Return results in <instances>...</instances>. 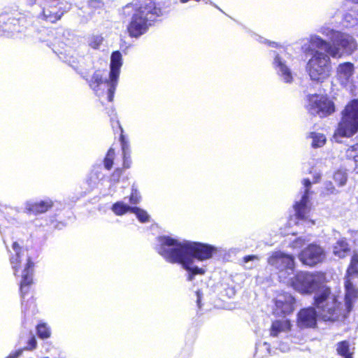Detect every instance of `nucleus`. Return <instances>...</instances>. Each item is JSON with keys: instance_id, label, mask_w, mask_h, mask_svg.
Instances as JSON below:
<instances>
[{"instance_id": "obj_50", "label": "nucleus", "mask_w": 358, "mask_h": 358, "mask_svg": "<svg viewBox=\"0 0 358 358\" xmlns=\"http://www.w3.org/2000/svg\"><path fill=\"white\" fill-rule=\"evenodd\" d=\"M120 171H117L116 172H115L113 174V179L115 178V177H117L119 178L120 177Z\"/></svg>"}, {"instance_id": "obj_47", "label": "nucleus", "mask_w": 358, "mask_h": 358, "mask_svg": "<svg viewBox=\"0 0 358 358\" xmlns=\"http://www.w3.org/2000/svg\"><path fill=\"white\" fill-rule=\"evenodd\" d=\"M321 178V173H313V183H317L319 182Z\"/></svg>"}, {"instance_id": "obj_10", "label": "nucleus", "mask_w": 358, "mask_h": 358, "mask_svg": "<svg viewBox=\"0 0 358 358\" xmlns=\"http://www.w3.org/2000/svg\"><path fill=\"white\" fill-rule=\"evenodd\" d=\"M303 186V193L301 196L299 201H296L294 205L295 211L294 217H291L289 220V224H293L297 226H302L303 228L310 227L315 223L313 220L308 218V213L310 212V188L311 187V182L309 179H303L302 181Z\"/></svg>"}, {"instance_id": "obj_39", "label": "nucleus", "mask_w": 358, "mask_h": 358, "mask_svg": "<svg viewBox=\"0 0 358 358\" xmlns=\"http://www.w3.org/2000/svg\"><path fill=\"white\" fill-rule=\"evenodd\" d=\"M324 185V189L328 194H337L339 193V191L336 189V187H334L331 182H325Z\"/></svg>"}, {"instance_id": "obj_27", "label": "nucleus", "mask_w": 358, "mask_h": 358, "mask_svg": "<svg viewBox=\"0 0 358 358\" xmlns=\"http://www.w3.org/2000/svg\"><path fill=\"white\" fill-rule=\"evenodd\" d=\"M271 355L270 345L266 343H259L256 345V352L255 356L257 358H264Z\"/></svg>"}, {"instance_id": "obj_1", "label": "nucleus", "mask_w": 358, "mask_h": 358, "mask_svg": "<svg viewBox=\"0 0 358 358\" xmlns=\"http://www.w3.org/2000/svg\"><path fill=\"white\" fill-rule=\"evenodd\" d=\"M155 248L166 262L180 264L186 271L189 281L197 275H203L206 268L199 264L211 259L218 252V248L212 245L165 235L157 238Z\"/></svg>"}, {"instance_id": "obj_24", "label": "nucleus", "mask_w": 358, "mask_h": 358, "mask_svg": "<svg viewBox=\"0 0 358 358\" xmlns=\"http://www.w3.org/2000/svg\"><path fill=\"white\" fill-rule=\"evenodd\" d=\"M343 22L346 27L358 26V9L355 8L346 13L343 17Z\"/></svg>"}, {"instance_id": "obj_53", "label": "nucleus", "mask_w": 358, "mask_h": 358, "mask_svg": "<svg viewBox=\"0 0 358 358\" xmlns=\"http://www.w3.org/2000/svg\"><path fill=\"white\" fill-rule=\"evenodd\" d=\"M203 1L206 2V3H211V2L209 0H203Z\"/></svg>"}, {"instance_id": "obj_33", "label": "nucleus", "mask_w": 358, "mask_h": 358, "mask_svg": "<svg viewBox=\"0 0 358 358\" xmlns=\"http://www.w3.org/2000/svg\"><path fill=\"white\" fill-rule=\"evenodd\" d=\"M117 124L119 126L120 130H121V135L120 138L121 147H122V155H129L131 154V150H130V145L129 141L126 139L125 136L122 134L123 129L120 127L119 122H117Z\"/></svg>"}, {"instance_id": "obj_41", "label": "nucleus", "mask_w": 358, "mask_h": 358, "mask_svg": "<svg viewBox=\"0 0 358 358\" xmlns=\"http://www.w3.org/2000/svg\"><path fill=\"white\" fill-rule=\"evenodd\" d=\"M123 155V166L125 169H129L131 164V154Z\"/></svg>"}, {"instance_id": "obj_3", "label": "nucleus", "mask_w": 358, "mask_h": 358, "mask_svg": "<svg viewBox=\"0 0 358 358\" xmlns=\"http://www.w3.org/2000/svg\"><path fill=\"white\" fill-rule=\"evenodd\" d=\"M122 65V54L119 51H115L110 57L108 78H107L106 71L97 70L94 71L90 80H87L90 88L97 96L103 97L106 96L108 101L113 100Z\"/></svg>"}, {"instance_id": "obj_15", "label": "nucleus", "mask_w": 358, "mask_h": 358, "mask_svg": "<svg viewBox=\"0 0 358 358\" xmlns=\"http://www.w3.org/2000/svg\"><path fill=\"white\" fill-rule=\"evenodd\" d=\"M299 259L303 264L314 266L326 259V253L320 245L312 243L300 252Z\"/></svg>"}, {"instance_id": "obj_35", "label": "nucleus", "mask_w": 358, "mask_h": 358, "mask_svg": "<svg viewBox=\"0 0 358 358\" xmlns=\"http://www.w3.org/2000/svg\"><path fill=\"white\" fill-rule=\"evenodd\" d=\"M38 336L41 338H48L50 336V329L45 324H40L37 326Z\"/></svg>"}, {"instance_id": "obj_23", "label": "nucleus", "mask_w": 358, "mask_h": 358, "mask_svg": "<svg viewBox=\"0 0 358 358\" xmlns=\"http://www.w3.org/2000/svg\"><path fill=\"white\" fill-rule=\"evenodd\" d=\"M336 350L343 358H353L354 348H350L348 341L338 342L336 345Z\"/></svg>"}, {"instance_id": "obj_34", "label": "nucleus", "mask_w": 358, "mask_h": 358, "mask_svg": "<svg viewBox=\"0 0 358 358\" xmlns=\"http://www.w3.org/2000/svg\"><path fill=\"white\" fill-rule=\"evenodd\" d=\"M318 31L324 35V36L330 39L329 42L332 41V38L336 36V34L338 33L339 31L331 29L327 26H322Z\"/></svg>"}, {"instance_id": "obj_54", "label": "nucleus", "mask_w": 358, "mask_h": 358, "mask_svg": "<svg viewBox=\"0 0 358 358\" xmlns=\"http://www.w3.org/2000/svg\"><path fill=\"white\" fill-rule=\"evenodd\" d=\"M6 36H8V37H9V36H13V35H12V34H10V33H8V34H6Z\"/></svg>"}, {"instance_id": "obj_12", "label": "nucleus", "mask_w": 358, "mask_h": 358, "mask_svg": "<svg viewBox=\"0 0 358 358\" xmlns=\"http://www.w3.org/2000/svg\"><path fill=\"white\" fill-rule=\"evenodd\" d=\"M306 108L313 115L325 117L335 111V106L332 101L324 96L311 94L307 96Z\"/></svg>"}, {"instance_id": "obj_18", "label": "nucleus", "mask_w": 358, "mask_h": 358, "mask_svg": "<svg viewBox=\"0 0 358 358\" xmlns=\"http://www.w3.org/2000/svg\"><path fill=\"white\" fill-rule=\"evenodd\" d=\"M275 303L274 313L276 315H288L294 309L295 299L290 294L285 292L277 296Z\"/></svg>"}, {"instance_id": "obj_11", "label": "nucleus", "mask_w": 358, "mask_h": 358, "mask_svg": "<svg viewBox=\"0 0 358 358\" xmlns=\"http://www.w3.org/2000/svg\"><path fill=\"white\" fill-rule=\"evenodd\" d=\"M348 278L345 282V308H343V317L352 310L355 301L358 299V289L356 288L350 280V277L358 274V255H354L352 257L350 266L348 268Z\"/></svg>"}, {"instance_id": "obj_5", "label": "nucleus", "mask_w": 358, "mask_h": 358, "mask_svg": "<svg viewBox=\"0 0 358 358\" xmlns=\"http://www.w3.org/2000/svg\"><path fill=\"white\" fill-rule=\"evenodd\" d=\"M315 48L324 50L333 58L351 55L357 48L355 38L350 34L339 31L329 42L317 35H310L308 40Z\"/></svg>"}, {"instance_id": "obj_40", "label": "nucleus", "mask_w": 358, "mask_h": 358, "mask_svg": "<svg viewBox=\"0 0 358 358\" xmlns=\"http://www.w3.org/2000/svg\"><path fill=\"white\" fill-rule=\"evenodd\" d=\"M305 239L301 237L297 238L296 240L292 241L290 244V247L294 249L301 248L305 244Z\"/></svg>"}, {"instance_id": "obj_46", "label": "nucleus", "mask_w": 358, "mask_h": 358, "mask_svg": "<svg viewBox=\"0 0 358 358\" xmlns=\"http://www.w3.org/2000/svg\"><path fill=\"white\" fill-rule=\"evenodd\" d=\"M196 296H197V299H196L197 305L199 308H201V298H202V293L199 290L196 292Z\"/></svg>"}, {"instance_id": "obj_32", "label": "nucleus", "mask_w": 358, "mask_h": 358, "mask_svg": "<svg viewBox=\"0 0 358 358\" xmlns=\"http://www.w3.org/2000/svg\"><path fill=\"white\" fill-rule=\"evenodd\" d=\"M103 41V37L101 35H92L87 38V43L89 46L94 49L99 48Z\"/></svg>"}, {"instance_id": "obj_16", "label": "nucleus", "mask_w": 358, "mask_h": 358, "mask_svg": "<svg viewBox=\"0 0 358 358\" xmlns=\"http://www.w3.org/2000/svg\"><path fill=\"white\" fill-rule=\"evenodd\" d=\"M41 36L38 37V40L41 42H47V45L48 46L52 45V50L59 55V57L64 60V62L68 63L70 66H71L74 69L77 70L76 64L78 62V57L75 56L73 54L71 53V50L68 52L63 53L62 52H58L55 46L56 45V42L54 43L50 41V38L53 37V33L52 31H49L48 29H43L40 32Z\"/></svg>"}, {"instance_id": "obj_52", "label": "nucleus", "mask_w": 358, "mask_h": 358, "mask_svg": "<svg viewBox=\"0 0 358 358\" xmlns=\"http://www.w3.org/2000/svg\"><path fill=\"white\" fill-rule=\"evenodd\" d=\"M352 2L355 3H358V0H351Z\"/></svg>"}, {"instance_id": "obj_22", "label": "nucleus", "mask_w": 358, "mask_h": 358, "mask_svg": "<svg viewBox=\"0 0 358 358\" xmlns=\"http://www.w3.org/2000/svg\"><path fill=\"white\" fill-rule=\"evenodd\" d=\"M291 329V323L287 319L277 320L272 322L270 328V336L278 337L287 334Z\"/></svg>"}, {"instance_id": "obj_8", "label": "nucleus", "mask_w": 358, "mask_h": 358, "mask_svg": "<svg viewBox=\"0 0 358 358\" xmlns=\"http://www.w3.org/2000/svg\"><path fill=\"white\" fill-rule=\"evenodd\" d=\"M358 131V99L351 100L341 112V118L334 132V138H350Z\"/></svg>"}, {"instance_id": "obj_29", "label": "nucleus", "mask_w": 358, "mask_h": 358, "mask_svg": "<svg viewBox=\"0 0 358 358\" xmlns=\"http://www.w3.org/2000/svg\"><path fill=\"white\" fill-rule=\"evenodd\" d=\"M346 156L349 159H353L355 171L358 173V145L349 148L346 151Z\"/></svg>"}, {"instance_id": "obj_30", "label": "nucleus", "mask_w": 358, "mask_h": 358, "mask_svg": "<svg viewBox=\"0 0 358 358\" xmlns=\"http://www.w3.org/2000/svg\"><path fill=\"white\" fill-rule=\"evenodd\" d=\"M334 180L338 186L343 187L345 185L348 180V174L345 171L338 170L334 174Z\"/></svg>"}, {"instance_id": "obj_6", "label": "nucleus", "mask_w": 358, "mask_h": 358, "mask_svg": "<svg viewBox=\"0 0 358 358\" xmlns=\"http://www.w3.org/2000/svg\"><path fill=\"white\" fill-rule=\"evenodd\" d=\"M12 248L14 251V254L11 255L10 262L15 275H17L19 268L24 266V269L22 273V280L20 282V292L22 299V306L23 311L27 312L29 310L27 306L29 303L30 307L32 306V312H34L35 309L34 301L33 300L31 301H28L25 303L24 301L25 294L29 292V285L32 282L34 263L31 261L30 257H28L27 251L20 248L17 242H14L13 243Z\"/></svg>"}, {"instance_id": "obj_44", "label": "nucleus", "mask_w": 358, "mask_h": 358, "mask_svg": "<svg viewBox=\"0 0 358 358\" xmlns=\"http://www.w3.org/2000/svg\"><path fill=\"white\" fill-rule=\"evenodd\" d=\"M236 289L234 287H229L225 289V294L229 298H232L236 294Z\"/></svg>"}, {"instance_id": "obj_43", "label": "nucleus", "mask_w": 358, "mask_h": 358, "mask_svg": "<svg viewBox=\"0 0 358 358\" xmlns=\"http://www.w3.org/2000/svg\"><path fill=\"white\" fill-rule=\"evenodd\" d=\"M257 40L260 43H264L268 44L269 46H271V47H278V45L277 43L268 41L266 39L263 38L261 36H258V39Z\"/></svg>"}, {"instance_id": "obj_2", "label": "nucleus", "mask_w": 358, "mask_h": 358, "mask_svg": "<svg viewBox=\"0 0 358 358\" xmlns=\"http://www.w3.org/2000/svg\"><path fill=\"white\" fill-rule=\"evenodd\" d=\"M289 280L292 287L299 292H315L314 304L323 320L335 321L340 315H343V307L338 302L336 296L331 292L329 287L321 285L318 275L308 272H299Z\"/></svg>"}, {"instance_id": "obj_37", "label": "nucleus", "mask_w": 358, "mask_h": 358, "mask_svg": "<svg viewBox=\"0 0 358 358\" xmlns=\"http://www.w3.org/2000/svg\"><path fill=\"white\" fill-rule=\"evenodd\" d=\"M114 155L115 150L113 148H110L104 159V166L108 170L110 169L113 166Z\"/></svg>"}, {"instance_id": "obj_19", "label": "nucleus", "mask_w": 358, "mask_h": 358, "mask_svg": "<svg viewBox=\"0 0 358 358\" xmlns=\"http://www.w3.org/2000/svg\"><path fill=\"white\" fill-rule=\"evenodd\" d=\"M26 17L21 13L8 15L6 13L0 14V23L5 24L11 32H21L22 27L26 24Z\"/></svg>"}, {"instance_id": "obj_20", "label": "nucleus", "mask_w": 358, "mask_h": 358, "mask_svg": "<svg viewBox=\"0 0 358 358\" xmlns=\"http://www.w3.org/2000/svg\"><path fill=\"white\" fill-rule=\"evenodd\" d=\"M53 206V202L50 199H45L40 201H27L25 203V209L35 214L43 213L48 210Z\"/></svg>"}, {"instance_id": "obj_42", "label": "nucleus", "mask_w": 358, "mask_h": 358, "mask_svg": "<svg viewBox=\"0 0 358 358\" xmlns=\"http://www.w3.org/2000/svg\"><path fill=\"white\" fill-rule=\"evenodd\" d=\"M23 352V349L18 348L17 350L11 352L6 358H19Z\"/></svg>"}, {"instance_id": "obj_45", "label": "nucleus", "mask_w": 358, "mask_h": 358, "mask_svg": "<svg viewBox=\"0 0 358 358\" xmlns=\"http://www.w3.org/2000/svg\"><path fill=\"white\" fill-rule=\"evenodd\" d=\"M254 262V261H256V262H258L259 261V257L256 255H248V256H245L244 258H243V262L247 264H248L249 262Z\"/></svg>"}, {"instance_id": "obj_51", "label": "nucleus", "mask_w": 358, "mask_h": 358, "mask_svg": "<svg viewBox=\"0 0 358 358\" xmlns=\"http://www.w3.org/2000/svg\"><path fill=\"white\" fill-rule=\"evenodd\" d=\"M245 267H246L247 268H252L253 267V265H248H248H245Z\"/></svg>"}, {"instance_id": "obj_14", "label": "nucleus", "mask_w": 358, "mask_h": 358, "mask_svg": "<svg viewBox=\"0 0 358 358\" xmlns=\"http://www.w3.org/2000/svg\"><path fill=\"white\" fill-rule=\"evenodd\" d=\"M268 263L279 271L280 278L283 277L284 273L288 275L294 273V258L292 255L276 251L269 257Z\"/></svg>"}, {"instance_id": "obj_9", "label": "nucleus", "mask_w": 358, "mask_h": 358, "mask_svg": "<svg viewBox=\"0 0 358 358\" xmlns=\"http://www.w3.org/2000/svg\"><path fill=\"white\" fill-rule=\"evenodd\" d=\"M29 6L35 5L34 16L38 20L55 23L64 14L61 5L62 0H25Z\"/></svg>"}, {"instance_id": "obj_49", "label": "nucleus", "mask_w": 358, "mask_h": 358, "mask_svg": "<svg viewBox=\"0 0 358 358\" xmlns=\"http://www.w3.org/2000/svg\"><path fill=\"white\" fill-rule=\"evenodd\" d=\"M280 350L282 352H286L288 350V347L286 346V345H282V346L280 347Z\"/></svg>"}, {"instance_id": "obj_36", "label": "nucleus", "mask_w": 358, "mask_h": 358, "mask_svg": "<svg viewBox=\"0 0 358 358\" xmlns=\"http://www.w3.org/2000/svg\"><path fill=\"white\" fill-rule=\"evenodd\" d=\"M37 345V341L34 335L29 334L28 335V340L27 341V345L23 348H20V349H23V352L24 350H34Z\"/></svg>"}, {"instance_id": "obj_13", "label": "nucleus", "mask_w": 358, "mask_h": 358, "mask_svg": "<svg viewBox=\"0 0 358 358\" xmlns=\"http://www.w3.org/2000/svg\"><path fill=\"white\" fill-rule=\"evenodd\" d=\"M273 57L272 65L276 73L283 82L291 83L293 80L292 72L289 66L291 55L284 50H280L278 52L273 51Z\"/></svg>"}, {"instance_id": "obj_38", "label": "nucleus", "mask_w": 358, "mask_h": 358, "mask_svg": "<svg viewBox=\"0 0 358 358\" xmlns=\"http://www.w3.org/2000/svg\"><path fill=\"white\" fill-rule=\"evenodd\" d=\"M141 201V195L137 189L132 187L131 194L129 197V201L131 204H137Z\"/></svg>"}, {"instance_id": "obj_25", "label": "nucleus", "mask_w": 358, "mask_h": 358, "mask_svg": "<svg viewBox=\"0 0 358 358\" xmlns=\"http://www.w3.org/2000/svg\"><path fill=\"white\" fill-rule=\"evenodd\" d=\"M350 251L348 244L345 240H339L334 246V254L339 258H343Z\"/></svg>"}, {"instance_id": "obj_31", "label": "nucleus", "mask_w": 358, "mask_h": 358, "mask_svg": "<svg viewBox=\"0 0 358 358\" xmlns=\"http://www.w3.org/2000/svg\"><path fill=\"white\" fill-rule=\"evenodd\" d=\"M131 213L136 215V217L141 222H147L149 221L150 216L148 213L138 207H133Z\"/></svg>"}, {"instance_id": "obj_21", "label": "nucleus", "mask_w": 358, "mask_h": 358, "mask_svg": "<svg viewBox=\"0 0 358 358\" xmlns=\"http://www.w3.org/2000/svg\"><path fill=\"white\" fill-rule=\"evenodd\" d=\"M354 73V65L351 62L340 64L336 69V76L343 85H345Z\"/></svg>"}, {"instance_id": "obj_7", "label": "nucleus", "mask_w": 358, "mask_h": 358, "mask_svg": "<svg viewBox=\"0 0 358 358\" xmlns=\"http://www.w3.org/2000/svg\"><path fill=\"white\" fill-rule=\"evenodd\" d=\"M302 50L306 55H311L306 66L311 80L323 83L331 75V56L322 52L321 49L315 48L309 41L302 46Z\"/></svg>"}, {"instance_id": "obj_48", "label": "nucleus", "mask_w": 358, "mask_h": 358, "mask_svg": "<svg viewBox=\"0 0 358 358\" xmlns=\"http://www.w3.org/2000/svg\"><path fill=\"white\" fill-rule=\"evenodd\" d=\"M90 5L91 6H97V7H101L103 6V3L101 2V1H92L90 2Z\"/></svg>"}, {"instance_id": "obj_17", "label": "nucleus", "mask_w": 358, "mask_h": 358, "mask_svg": "<svg viewBox=\"0 0 358 358\" xmlns=\"http://www.w3.org/2000/svg\"><path fill=\"white\" fill-rule=\"evenodd\" d=\"M317 315L322 319L318 310L313 307L301 309L297 315V325L300 328H313L317 324Z\"/></svg>"}, {"instance_id": "obj_28", "label": "nucleus", "mask_w": 358, "mask_h": 358, "mask_svg": "<svg viewBox=\"0 0 358 358\" xmlns=\"http://www.w3.org/2000/svg\"><path fill=\"white\" fill-rule=\"evenodd\" d=\"M309 137L312 139L311 145L314 148H320L326 143V137L322 134L312 132Z\"/></svg>"}, {"instance_id": "obj_4", "label": "nucleus", "mask_w": 358, "mask_h": 358, "mask_svg": "<svg viewBox=\"0 0 358 358\" xmlns=\"http://www.w3.org/2000/svg\"><path fill=\"white\" fill-rule=\"evenodd\" d=\"M163 15L153 0H138V5L127 26L131 37L138 38L144 34L157 18Z\"/></svg>"}, {"instance_id": "obj_26", "label": "nucleus", "mask_w": 358, "mask_h": 358, "mask_svg": "<svg viewBox=\"0 0 358 358\" xmlns=\"http://www.w3.org/2000/svg\"><path fill=\"white\" fill-rule=\"evenodd\" d=\"M131 206L124 203L123 201H117L111 206V210L116 215L121 216L126 214L127 212H131Z\"/></svg>"}]
</instances>
